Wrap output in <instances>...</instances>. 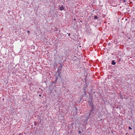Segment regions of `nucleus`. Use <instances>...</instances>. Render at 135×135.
Wrapping results in <instances>:
<instances>
[{"label":"nucleus","mask_w":135,"mask_h":135,"mask_svg":"<svg viewBox=\"0 0 135 135\" xmlns=\"http://www.w3.org/2000/svg\"><path fill=\"white\" fill-rule=\"evenodd\" d=\"M94 110V107L92 106V107H91V109L90 110V111L89 112H88L87 113V114H89V113H90L91 114H92L94 113V112H92V111H93Z\"/></svg>","instance_id":"obj_1"},{"label":"nucleus","mask_w":135,"mask_h":135,"mask_svg":"<svg viewBox=\"0 0 135 135\" xmlns=\"http://www.w3.org/2000/svg\"><path fill=\"white\" fill-rule=\"evenodd\" d=\"M88 115V116H87L86 117V118L85 119V121H87L88 119H89V117L90 116V115L91 114L89 113V114H87Z\"/></svg>","instance_id":"obj_2"},{"label":"nucleus","mask_w":135,"mask_h":135,"mask_svg":"<svg viewBox=\"0 0 135 135\" xmlns=\"http://www.w3.org/2000/svg\"><path fill=\"white\" fill-rule=\"evenodd\" d=\"M57 71L58 73V76H60V74L61 71V69H58Z\"/></svg>","instance_id":"obj_3"},{"label":"nucleus","mask_w":135,"mask_h":135,"mask_svg":"<svg viewBox=\"0 0 135 135\" xmlns=\"http://www.w3.org/2000/svg\"><path fill=\"white\" fill-rule=\"evenodd\" d=\"M114 43L116 45V47L117 46H118V42L117 39H115L114 40Z\"/></svg>","instance_id":"obj_4"},{"label":"nucleus","mask_w":135,"mask_h":135,"mask_svg":"<svg viewBox=\"0 0 135 135\" xmlns=\"http://www.w3.org/2000/svg\"><path fill=\"white\" fill-rule=\"evenodd\" d=\"M64 9V8L63 7L62 5L61 6H59V10L60 11H62Z\"/></svg>","instance_id":"obj_5"},{"label":"nucleus","mask_w":135,"mask_h":135,"mask_svg":"<svg viewBox=\"0 0 135 135\" xmlns=\"http://www.w3.org/2000/svg\"><path fill=\"white\" fill-rule=\"evenodd\" d=\"M89 105L90 106V107H91L92 106H93V102H92V101H91V102L90 103Z\"/></svg>","instance_id":"obj_6"},{"label":"nucleus","mask_w":135,"mask_h":135,"mask_svg":"<svg viewBox=\"0 0 135 135\" xmlns=\"http://www.w3.org/2000/svg\"><path fill=\"white\" fill-rule=\"evenodd\" d=\"M56 81L55 80V81H53L52 83V85H54V86H55V84L56 83Z\"/></svg>","instance_id":"obj_7"},{"label":"nucleus","mask_w":135,"mask_h":135,"mask_svg":"<svg viewBox=\"0 0 135 135\" xmlns=\"http://www.w3.org/2000/svg\"><path fill=\"white\" fill-rule=\"evenodd\" d=\"M60 66L58 67V69H61L62 68V65H61V64H60Z\"/></svg>","instance_id":"obj_8"},{"label":"nucleus","mask_w":135,"mask_h":135,"mask_svg":"<svg viewBox=\"0 0 135 135\" xmlns=\"http://www.w3.org/2000/svg\"><path fill=\"white\" fill-rule=\"evenodd\" d=\"M116 64V62H114V60H112V64L113 65H114Z\"/></svg>","instance_id":"obj_9"},{"label":"nucleus","mask_w":135,"mask_h":135,"mask_svg":"<svg viewBox=\"0 0 135 135\" xmlns=\"http://www.w3.org/2000/svg\"><path fill=\"white\" fill-rule=\"evenodd\" d=\"M85 88H83V91L84 92V93L85 94V95H86V91H85Z\"/></svg>","instance_id":"obj_10"},{"label":"nucleus","mask_w":135,"mask_h":135,"mask_svg":"<svg viewBox=\"0 0 135 135\" xmlns=\"http://www.w3.org/2000/svg\"><path fill=\"white\" fill-rule=\"evenodd\" d=\"M120 3H122L123 2H125L126 1V0H119Z\"/></svg>","instance_id":"obj_11"},{"label":"nucleus","mask_w":135,"mask_h":135,"mask_svg":"<svg viewBox=\"0 0 135 135\" xmlns=\"http://www.w3.org/2000/svg\"><path fill=\"white\" fill-rule=\"evenodd\" d=\"M98 18V17L96 16H94V19H97Z\"/></svg>","instance_id":"obj_12"},{"label":"nucleus","mask_w":135,"mask_h":135,"mask_svg":"<svg viewBox=\"0 0 135 135\" xmlns=\"http://www.w3.org/2000/svg\"><path fill=\"white\" fill-rule=\"evenodd\" d=\"M58 79V78L57 77H56L55 78V81H57V80Z\"/></svg>","instance_id":"obj_13"},{"label":"nucleus","mask_w":135,"mask_h":135,"mask_svg":"<svg viewBox=\"0 0 135 135\" xmlns=\"http://www.w3.org/2000/svg\"><path fill=\"white\" fill-rule=\"evenodd\" d=\"M128 128L129 129L131 130L132 129V128H131L130 126H129V127Z\"/></svg>","instance_id":"obj_14"},{"label":"nucleus","mask_w":135,"mask_h":135,"mask_svg":"<svg viewBox=\"0 0 135 135\" xmlns=\"http://www.w3.org/2000/svg\"><path fill=\"white\" fill-rule=\"evenodd\" d=\"M55 31H57L58 30L57 28H55Z\"/></svg>","instance_id":"obj_15"},{"label":"nucleus","mask_w":135,"mask_h":135,"mask_svg":"<svg viewBox=\"0 0 135 135\" xmlns=\"http://www.w3.org/2000/svg\"><path fill=\"white\" fill-rule=\"evenodd\" d=\"M75 109L76 110V111H77V109L75 106Z\"/></svg>","instance_id":"obj_16"},{"label":"nucleus","mask_w":135,"mask_h":135,"mask_svg":"<svg viewBox=\"0 0 135 135\" xmlns=\"http://www.w3.org/2000/svg\"><path fill=\"white\" fill-rule=\"evenodd\" d=\"M78 133H81V132L80 131H79L78 132Z\"/></svg>","instance_id":"obj_17"},{"label":"nucleus","mask_w":135,"mask_h":135,"mask_svg":"<svg viewBox=\"0 0 135 135\" xmlns=\"http://www.w3.org/2000/svg\"><path fill=\"white\" fill-rule=\"evenodd\" d=\"M120 98H123L122 96H121L120 95Z\"/></svg>","instance_id":"obj_18"},{"label":"nucleus","mask_w":135,"mask_h":135,"mask_svg":"<svg viewBox=\"0 0 135 135\" xmlns=\"http://www.w3.org/2000/svg\"><path fill=\"white\" fill-rule=\"evenodd\" d=\"M39 97H41V94H40L39 95Z\"/></svg>","instance_id":"obj_19"},{"label":"nucleus","mask_w":135,"mask_h":135,"mask_svg":"<svg viewBox=\"0 0 135 135\" xmlns=\"http://www.w3.org/2000/svg\"><path fill=\"white\" fill-rule=\"evenodd\" d=\"M70 36V33H69L68 34V36Z\"/></svg>","instance_id":"obj_20"},{"label":"nucleus","mask_w":135,"mask_h":135,"mask_svg":"<svg viewBox=\"0 0 135 135\" xmlns=\"http://www.w3.org/2000/svg\"><path fill=\"white\" fill-rule=\"evenodd\" d=\"M30 32V31H27V33H29V32Z\"/></svg>","instance_id":"obj_21"},{"label":"nucleus","mask_w":135,"mask_h":135,"mask_svg":"<svg viewBox=\"0 0 135 135\" xmlns=\"http://www.w3.org/2000/svg\"><path fill=\"white\" fill-rule=\"evenodd\" d=\"M2 37H1V36H0V39Z\"/></svg>","instance_id":"obj_22"},{"label":"nucleus","mask_w":135,"mask_h":135,"mask_svg":"<svg viewBox=\"0 0 135 135\" xmlns=\"http://www.w3.org/2000/svg\"><path fill=\"white\" fill-rule=\"evenodd\" d=\"M74 21H75L76 20V19L75 18V19H74Z\"/></svg>","instance_id":"obj_23"},{"label":"nucleus","mask_w":135,"mask_h":135,"mask_svg":"<svg viewBox=\"0 0 135 135\" xmlns=\"http://www.w3.org/2000/svg\"><path fill=\"white\" fill-rule=\"evenodd\" d=\"M120 59L119 60V62L120 61Z\"/></svg>","instance_id":"obj_24"},{"label":"nucleus","mask_w":135,"mask_h":135,"mask_svg":"<svg viewBox=\"0 0 135 135\" xmlns=\"http://www.w3.org/2000/svg\"><path fill=\"white\" fill-rule=\"evenodd\" d=\"M128 39H130V37H129Z\"/></svg>","instance_id":"obj_25"},{"label":"nucleus","mask_w":135,"mask_h":135,"mask_svg":"<svg viewBox=\"0 0 135 135\" xmlns=\"http://www.w3.org/2000/svg\"><path fill=\"white\" fill-rule=\"evenodd\" d=\"M115 6H117V5H116Z\"/></svg>","instance_id":"obj_26"}]
</instances>
